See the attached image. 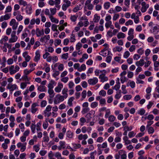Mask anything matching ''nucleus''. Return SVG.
<instances>
[{"mask_svg":"<svg viewBox=\"0 0 159 159\" xmlns=\"http://www.w3.org/2000/svg\"><path fill=\"white\" fill-rule=\"evenodd\" d=\"M52 107L50 105L47 106L45 110L43 111V115L45 117L47 118L49 117L52 114L51 112Z\"/></svg>","mask_w":159,"mask_h":159,"instance_id":"obj_1","label":"nucleus"},{"mask_svg":"<svg viewBox=\"0 0 159 159\" xmlns=\"http://www.w3.org/2000/svg\"><path fill=\"white\" fill-rule=\"evenodd\" d=\"M16 31H13L11 34V38L9 40V43H13L16 42L18 39V37L16 35Z\"/></svg>","mask_w":159,"mask_h":159,"instance_id":"obj_2","label":"nucleus"},{"mask_svg":"<svg viewBox=\"0 0 159 159\" xmlns=\"http://www.w3.org/2000/svg\"><path fill=\"white\" fill-rule=\"evenodd\" d=\"M26 143H23L21 142H19L17 144V146L18 148H20V150L21 152H23L26 150Z\"/></svg>","mask_w":159,"mask_h":159,"instance_id":"obj_3","label":"nucleus"},{"mask_svg":"<svg viewBox=\"0 0 159 159\" xmlns=\"http://www.w3.org/2000/svg\"><path fill=\"white\" fill-rule=\"evenodd\" d=\"M13 15L14 16H16V18L18 21H20L23 20V16L21 15L20 11H14Z\"/></svg>","mask_w":159,"mask_h":159,"instance_id":"obj_4","label":"nucleus"},{"mask_svg":"<svg viewBox=\"0 0 159 159\" xmlns=\"http://www.w3.org/2000/svg\"><path fill=\"white\" fill-rule=\"evenodd\" d=\"M64 3L62 6V9L64 11L66 10L67 8L70 6L71 2L68 0H63Z\"/></svg>","mask_w":159,"mask_h":159,"instance_id":"obj_5","label":"nucleus"},{"mask_svg":"<svg viewBox=\"0 0 159 159\" xmlns=\"http://www.w3.org/2000/svg\"><path fill=\"white\" fill-rule=\"evenodd\" d=\"M18 24V22H16L14 19H12L10 22V25L12 26L13 30H16L17 29Z\"/></svg>","mask_w":159,"mask_h":159,"instance_id":"obj_6","label":"nucleus"},{"mask_svg":"<svg viewBox=\"0 0 159 159\" xmlns=\"http://www.w3.org/2000/svg\"><path fill=\"white\" fill-rule=\"evenodd\" d=\"M98 82V79L96 77L90 79L88 80V83L89 85H94Z\"/></svg>","mask_w":159,"mask_h":159,"instance_id":"obj_7","label":"nucleus"},{"mask_svg":"<svg viewBox=\"0 0 159 159\" xmlns=\"http://www.w3.org/2000/svg\"><path fill=\"white\" fill-rule=\"evenodd\" d=\"M142 7L141 8V10L142 12H145L147 10V9L149 7V5L144 2H143L141 3Z\"/></svg>","mask_w":159,"mask_h":159,"instance_id":"obj_8","label":"nucleus"},{"mask_svg":"<svg viewBox=\"0 0 159 159\" xmlns=\"http://www.w3.org/2000/svg\"><path fill=\"white\" fill-rule=\"evenodd\" d=\"M39 50H37L35 52V56L34 58V60L36 62H38L40 59V54Z\"/></svg>","mask_w":159,"mask_h":159,"instance_id":"obj_9","label":"nucleus"},{"mask_svg":"<svg viewBox=\"0 0 159 159\" xmlns=\"http://www.w3.org/2000/svg\"><path fill=\"white\" fill-rule=\"evenodd\" d=\"M136 15L135 13H133L131 16V18L134 20V21L135 24H138L139 21V16L138 15L136 16Z\"/></svg>","mask_w":159,"mask_h":159,"instance_id":"obj_10","label":"nucleus"},{"mask_svg":"<svg viewBox=\"0 0 159 159\" xmlns=\"http://www.w3.org/2000/svg\"><path fill=\"white\" fill-rule=\"evenodd\" d=\"M11 14L9 13L6 14L4 15L1 16L0 17V22L9 20L11 18Z\"/></svg>","mask_w":159,"mask_h":159,"instance_id":"obj_11","label":"nucleus"},{"mask_svg":"<svg viewBox=\"0 0 159 159\" xmlns=\"http://www.w3.org/2000/svg\"><path fill=\"white\" fill-rule=\"evenodd\" d=\"M63 88V85L62 83L59 82L58 83L57 86L54 89L55 92L59 93L61 92V91Z\"/></svg>","mask_w":159,"mask_h":159,"instance_id":"obj_12","label":"nucleus"},{"mask_svg":"<svg viewBox=\"0 0 159 159\" xmlns=\"http://www.w3.org/2000/svg\"><path fill=\"white\" fill-rule=\"evenodd\" d=\"M50 37L49 35H45L43 37H41L40 39V41L42 43H46L50 39Z\"/></svg>","mask_w":159,"mask_h":159,"instance_id":"obj_13","label":"nucleus"},{"mask_svg":"<svg viewBox=\"0 0 159 159\" xmlns=\"http://www.w3.org/2000/svg\"><path fill=\"white\" fill-rule=\"evenodd\" d=\"M38 106V104L37 103H34L31 105V111L33 113H35L38 110V108L36 107Z\"/></svg>","mask_w":159,"mask_h":159,"instance_id":"obj_14","label":"nucleus"},{"mask_svg":"<svg viewBox=\"0 0 159 159\" xmlns=\"http://www.w3.org/2000/svg\"><path fill=\"white\" fill-rule=\"evenodd\" d=\"M118 153L120 155L121 159H127L126 153L125 151L123 150H120L119 151Z\"/></svg>","mask_w":159,"mask_h":159,"instance_id":"obj_15","label":"nucleus"},{"mask_svg":"<svg viewBox=\"0 0 159 159\" xmlns=\"http://www.w3.org/2000/svg\"><path fill=\"white\" fill-rule=\"evenodd\" d=\"M99 78L101 80V82L102 83L107 81L108 80L107 77L104 74H102L100 75L99 76Z\"/></svg>","mask_w":159,"mask_h":159,"instance_id":"obj_16","label":"nucleus"},{"mask_svg":"<svg viewBox=\"0 0 159 159\" xmlns=\"http://www.w3.org/2000/svg\"><path fill=\"white\" fill-rule=\"evenodd\" d=\"M88 138V136L87 134H81L78 135L77 136V138L80 140H86Z\"/></svg>","mask_w":159,"mask_h":159,"instance_id":"obj_17","label":"nucleus"},{"mask_svg":"<svg viewBox=\"0 0 159 159\" xmlns=\"http://www.w3.org/2000/svg\"><path fill=\"white\" fill-rule=\"evenodd\" d=\"M59 146H58V149L61 150L62 149H64L66 148V143L64 141H61L59 142Z\"/></svg>","mask_w":159,"mask_h":159,"instance_id":"obj_18","label":"nucleus"},{"mask_svg":"<svg viewBox=\"0 0 159 159\" xmlns=\"http://www.w3.org/2000/svg\"><path fill=\"white\" fill-rule=\"evenodd\" d=\"M57 83L53 80H51L48 85V89H52L54 86L56 85Z\"/></svg>","mask_w":159,"mask_h":159,"instance_id":"obj_19","label":"nucleus"},{"mask_svg":"<svg viewBox=\"0 0 159 159\" xmlns=\"http://www.w3.org/2000/svg\"><path fill=\"white\" fill-rule=\"evenodd\" d=\"M44 30L43 29H42L41 30H40L38 28L36 30V34L37 37H39L44 34Z\"/></svg>","mask_w":159,"mask_h":159,"instance_id":"obj_20","label":"nucleus"},{"mask_svg":"<svg viewBox=\"0 0 159 159\" xmlns=\"http://www.w3.org/2000/svg\"><path fill=\"white\" fill-rule=\"evenodd\" d=\"M66 137L69 139H72L73 138L74 133L73 132L70 130H68L66 133Z\"/></svg>","mask_w":159,"mask_h":159,"instance_id":"obj_21","label":"nucleus"},{"mask_svg":"<svg viewBox=\"0 0 159 159\" xmlns=\"http://www.w3.org/2000/svg\"><path fill=\"white\" fill-rule=\"evenodd\" d=\"M22 56L25 58V60L27 61H29L30 60V57L28 55V52H24L23 53Z\"/></svg>","mask_w":159,"mask_h":159,"instance_id":"obj_22","label":"nucleus"},{"mask_svg":"<svg viewBox=\"0 0 159 159\" xmlns=\"http://www.w3.org/2000/svg\"><path fill=\"white\" fill-rule=\"evenodd\" d=\"M18 87L16 84H8L7 86V88L10 89V91H12L17 89Z\"/></svg>","mask_w":159,"mask_h":159,"instance_id":"obj_23","label":"nucleus"},{"mask_svg":"<svg viewBox=\"0 0 159 159\" xmlns=\"http://www.w3.org/2000/svg\"><path fill=\"white\" fill-rule=\"evenodd\" d=\"M152 33L155 34H157L159 32V25H156L153 27Z\"/></svg>","mask_w":159,"mask_h":159,"instance_id":"obj_24","label":"nucleus"},{"mask_svg":"<svg viewBox=\"0 0 159 159\" xmlns=\"http://www.w3.org/2000/svg\"><path fill=\"white\" fill-rule=\"evenodd\" d=\"M8 38L7 36L4 35L3 36L2 38L0 40V43L1 44H4L8 40Z\"/></svg>","mask_w":159,"mask_h":159,"instance_id":"obj_25","label":"nucleus"},{"mask_svg":"<svg viewBox=\"0 0 159 159\" xmlns=\"http://www.w3.org/2000/svg\"><path fill=\"white\" fill-rule=\"evenodd\" d=\"M145 63V61L143 59H141L139 61H137L135 62V65L138 66H142Z\"/></svg>","mask_w":159,"mask_h":159,"instance_id":"obj_26","label":"nucleus"},{"mask_svg":"<svg viewBox=\"0 0 159 159\" xmlns=\"http://www.w3.org/2000/svg\"><path fill=\"white\" fill-rule=\"evenodd\" d=\"M97 147L98 149L100 150L101 148H105L107 147V142H105L103 143L102 144H98L97 145Z\"/></svg>","mask_w":159,"mask_h":159,"instance_id":"obj_27","label":"nucleus"},{"mask_svg":"<svg viewBox=\"0 0 159 159\" xmlns=\"http://www.w3.org/2000/svg\"><path fill=\"white\" fill-rule=\"evenodd\" d=\"M96 154V151L92 152L90 154L89 157H86L84 159H95V155Z\"/></svg>","mask_w":159,"mask_h":159,"instance_id":"obj_28","label":"nucleus"},{"mask_svg":"<svg viewBox=\"0 0 159 159\" xmlns=\"http://www.w3.org/2000/svg\"><path fill=\"white\" fill-rule=\"evenodd\" d=\"M48 93L49 94V97L50 98H53L55 95V93L53 89H48Z\"/></svg>","mask_w":159,"mask_h":159,"instance_id":"obj_29","label":"nucleus"},{"mask_svg":"<svg viewBox=\"0 0 159 159\" xmlns=\"http://www.w3.org/2000/svg\"><path fill=\"white\" fill-rule=\"evenodd\" d=\"M100 19V16H98L97 14H95L94 16L93 20L94 22L98 23Z\"/></svg>","mask_w":159,"mask_h":159,"instance_id":"obj_30","label":"nucleus"},{"mask_svg":"<svg viewBox=\"0 0 159 159\" xmlns=\"http://www.w3.org/2000/svg\"><path fill=\"white\" fill-rule=\"evenodd\" d=\"M26 11L27 14H30L32 12V9L30 5L26 6Z\"/></svg>","mask_w":159,"mask_h":159,"instance_id":"obj_31","label":"nucleus"},{"mask_svg":"<svg viewBox=\"0 0 159 159\" xmlns=\"http://www.w3.org/2000/svg\"><path fill=\"white\" fill-rule=\"evenodd\" d=\"M68 91V89L66 88H64L62 90V93L64 95L63 96L66 99L68 97V94L67 92Z\"/></svg>","mask_w":159,"mask_h":159,"instance_id":"obj_32","label":"nucleus"},{"mask_svg":"<svg viewBox=\"0 0 159 159\" xmlns=\"http://www.w3.org/2000/svg\"><path fill=\"white\" fill-rule=\"evenodd\" d=\"M49 17L50 19L51 22L56 23H58L59 22L58 20L54 17L53 16L51 15Z\"/></svg>","mask_w":159,"mask_h":159,"instance_id":"obj_33","label":"nucleus"},{"mask_svg":"<svg viewBox=\"0 0 159 159\" xmlns=\"http://www.w3.org/2000/svg\"><path fill=\"white\" fill-rule=\"evenodd\" d=\"M46 87L44 86L40 85L38 86L37 90L40 92H45L46 91Z\"/></svg>","mask_w":159,"mask_h":159,"instance_id":"obj_34","label":"nucleus"},{"mask_svg":"<svg viewBox=\"0 0 159 159\" xmlns=\"http://www.w3.org/2000/svg\"><path fill=\"white\" fill-rule=\"evenodd\" d=\"M9 72L11 75H13L16 73V71H15L14 68V66L13 65L9 67Z\"/></svg>","mask_w":159,"mask_h":159,"instance_id":"obj_35","label":"nucleus"},{"mask_svg":"<svg viewBox=\"0 0 159 159\" xmlns=\"http://www.w3.org/2000/svg\"><path fill=\"white\" fill-rule=\"evenodd\" d=\"M123 140L124 141L125 145H128L131 143V141L128 139L127 136H125L123 138Z\"/></svg>","mask_w":159,"mask_h":159,"instance_id":"obj_36","label":"nucleus"},{"mask_svg":"<svg viewBox=\"0 0 159 159\" xmlns=\"http://www.w3.org/2000/svg\"><path fill=\"white\" fill-rule=\"evenodd\" d=\"M2 134L6 136H7L9 138H11L13 136V133L11 131L10 133H7L6 132H3Z\"/></svg>","mask_w":159,"mask_h":159,"instance_id":"obj_37","label":"nucleus"},{"mask_svg":"<svg viewBox=\"0 0 159 159\" xmlns=\"http://www.w3.org/2000/svg\"><path fill=\"white\" fill-rule=\"evenodd\" d=\"M122 50V48L121 47L117 46L113 48V51L114 52H120Z\"/></svg>","mask_w":159,"mask_h":159,"instance_id":"obj_38","label":"nucleus"},{"mask_svg":"<svg viewBox=\"0 0 159 159\" xmlns=\"http://www.w3.org/2000/svg\"><path fill=\"white\" fill-rule=\"evenodd\" d=\"M12 7L11 6H8L6 7L5 11L4 13L6 14L7 13H9L11 12L12 11Z\"/></svg>","mask_w":159,"mask_h":159,"instance_id":"obj_39","label":"nucleus"},{"mask_svg":"<svg viewBox=\"0 0 159 159\" xmlns=\"http://www.w3.org/2000/svg\"><path fill=\"white\" fill-rule=\"evenodd\" d=\"M125 37V34L122 32H119L117 34V37L118 39L124 38Z\"/></svg>","mask_w":159,"mask_h":159,"instance_id":"obj_40","label":"nucleus"},{"mask_svg":"<svg viewBox=\"0 0 159 159\" xmlns=\"http://www.w3.org/2000/svg\"><path fill=\"white\" fill-rule=\"evenodd\" d=\"M74 98L72 97H70L68 99V104L70 107H71L72 106V101L74 100Z\"/></svg>","mask_w":159,"mask_h":159,"instance_id":"obj_41","label":"nucleus"},{"mask_svg":"<svg viewBox=\"0 0 159 159\" xmlns=\"http://www.w3.org/2000/svg\"><path fill=\"white\" fill-rule=\"evenodd\" d=\"M104 128L103 126H98L97 128V130L99 132V134L100 135H102L103 134L102 131L104 130Z\"/></svg>","mask_w":159,"mask_h":159,"instance_id":"obj_42","label":"nucleus"},{"mask_svg":"<svg viewBox=\"0 0 159 159\" xmlns=\"http://www.w3.org/2000/svg\"><path fill=\"white\" fill-rule=\"evenodd\" d=\"M86 69V65L84 64H82L80 68L78 69V71L80 72H81L82 71H84Z\"/></svg>","mask_w":159,"mask_h":159,"instance_id":"obj_43","label":"nucleus"},{"mask_svg":"<svg viewBox=\"0 0 159 159\" xmlns=\"http://www.w3.org/2000/svg\"><path fill=\"white\" fill-rule=\"evenodd\" d=\"M19 3L20 5H23L24 7H25L27 5V2L24 0H19Z\"/></svg>","mask_w":159,"mask_h":159,"instance_id":"obj_44","label":"nucleus"},{"mask_svg":"<svg viewBox=\"0 0 159 159\" xmlns=\"http://www.w3.org/2000/svg\"><path fill=\"white\" fill-rule=\"evenodd\" d=\"M146 128L148 129V132L149 134H152L154 132V129L152 127H149Z\"/></svg>","mask_w":159,"mask_h":159,"instance_id":"obj_45","label":"nucleus"},{"mask_svg":"<svg viewBox=\"0 0 159 159\" xmlns=\"http://www.w3.org/2000/svg\"><path fill=\"white\" fill-rule=\"evenodd\" d=\"M45 120H46L48 122H49V123L51 124H53L54 122V120L52 118L50 119L49 117H48L47 118H45Z\"/></svg>","mask_w":159,"mask_h":159,"instance_id":"obj_46","label":"nucleus"},{"mask_svg":"<svg viewBox=\"0 0 159 159\" xmlns=\"http://www.w3.org/2000/svg\"><path fill=\"white\" fill-rule=\"evenodd\" d=\"M69 54L68 53L63 54L61 56V58L62 59L64 60H67Z\"/></svg>","mask_w":159,"mask_h":159,"instance_id":"obj_47","label":"nucleus"},{"mask_svg":"<svg viewBox=\"0 0 159 159\" xmlns=\"http://www.w3.org/2000/svg\"><path fill=\"white\" fill-rule=\"evenodd\" d=\"M50 10L51 12L50 15L53 16L55 14L57 11V9L56 8H50Z\"/></svg>","mask_w":159,"mask_h":159,"instance_id":"obj_48","label":"nucleus"},{"mask_svg":"<svg viewBox=\"0 0 159 159\" xmlns=\"http://www.w3.org/2000/svg\"><path fill=\"white\" fill-rule=\"evenodd\" d=\"M39 146V145L38 144L34 146L33 149L35 152H37L39 151L40 150Z\"/></svg>","mask_w":159,"mask_h":159,"instance_id":"obj_49","label":"nucleus"},{"mask_svg":"<svg viewBox=\"0 0 159 159\" xmlns=\"http://www.w3.org/2000/svg\"><path fill=\"white\" fill-rule=\"evenodd\" d=\"M34 70V68H31L29 70H28L27 69H25L24 70V73L25 75H27L31 73L32 71Z\"/></svg>","mask_w":159,"mask_h":159,"instance_id":"obj_50","label":"nucleus"},{"mask_svg":"<svg viewBox=\"0 0 159 159\" xmlns=\"http://www.w3.org/2000/svg\"><path fill=\"white\" fill-rule=\"evenodd\" d=\"M3 62L1 63L2 66L1 68H2L5 67L6 66L5 63L6 61V59L5 57H3L2 58Z\"/></svg>","mask_w":159,"mask_h":159,"instance_id":"obj_51","label":"nucleus"},{"mask_svg":"<svg viewBox=\"0 0 159 159\" xmlns=\"http://www.w3.org/2000/svg\"><path fill=\"white\" fill-rule=\"evenodd\" d=\"M31 131L33 134L35 133L36 125L34 124H32L31 125Z\"/></svg>","mask_w":159,"mask_h":159,"instance_id":"obj_52","label":"nucleus"},{"mask_svg":"<svg viewBox=\"0 0 159 159\" xmlns=\"http://www.w3.org/2000/svg\"><path fill=\"white\" fill-rule=\"evenodd\" d=\"M145 113V110L143 108H141L138 111V113L140 115H143Z\"/></svg>","mask_w":159,"mask_h":159,"instance_id":"obj_53","label":"nucleus"},{"mask_svg":"<svg viewBox=\"0 0 159 159\" xmlns=\"http://www.w3.org/2000/svg\"><path fill=\"white\" fill-rule=\"evenodd\" d=\"M80 125L81 126H83L84 125V123L86 122V119L83 117H81L80 119Z\"/></svg>","mask_w":159,"mask_h":159,"instance_id":"obj_54","label":"nucleus"},{"mask_svg":"<svg viewBox=\"0 0 159 159\" xmlns=\"http://www.w3.org/2000/svg\"><path fill=\"white\" fill-rule=\"evenodd\" d=\"M110 7V3L109 2H105L104 4V7L106 9H108Z\"/></svg>","mask_w":159,"mask_h":159,"instance_id":"obj_55","label":"nucleus"},{"mask_svg":"<svg viewBox=\"0 0 159 159\" xmlns=\"http://www.w3.org/2000/svg\"><path fill=\"white\" fill-rule=\"evenodd\" d=\"M57 97L58 100H59L61 102H62L64 101L65 97L61 95L60 94H58L56 95Z\"/></svg>","mask_w":159,"mask_h":159,"instance_id":"obj_56","label":"nucleus"},{"mask_svg":"<svg viewBox=\"0 0 159 159\" xmlns=\"http://www.w3.org/2000/svg\"><path fill=\"white\" fill-rule=\"evenodd\" d=\"M130 53L128 51H126L124 53L123 55V57L125 58H127L130 56Z\"/></svg>","mask_w":159,"mask_h":159,"instance_id":"obj_57","label":"nucleus"},{"mask_svg":"<svg viewBox=\"0 0 159 159\" xmlns=\"http://www.w3.org/2000/svg\"><path fill=\"white\" fill-rule=\"evenodd\" d=\"M78 16L77 15H76L71 16L70 17V19L71 21L74 22H75L77 20Z\"/></svg>","mask_w":159,"mask_h":159,"instance_id":"obj_58","label":"nucleus"},{"mask_svg":"<svg viewBox=\"0 0 159 159\" xmlns=\"http://www.w3.org/2000/svg\"><path fill=\"white\" fill-rule=\"evenodd\" d=\"M48 126V123L47 121L45 120L43 122V126L44 129H46Z\"/></svg>","mask_w":159,"mask_h":159,"instance_id":"obj_59","label":"nucleus"},{"mask_svg":"<svg viewBox=\"0 0 159 159\" xmlns=\"http://www.w3.org/2000/svg\"><path fill=\"white\" fill-rule=\"evenodd\" d=\"M89 111V107H83L82 110V113L83 114H84Z\"/></svg>","mask_w":159,"mask_h":159,"instance_id":"obj_60","label":"nucleus"},{"mask_svg":"<svg viewBox=\"0 0 159 159\" xmlns=\"http://www.w3.org/2000/svg\"><path fill=\"white\" fill-rule=\"evenodd\" d=\"M82 44L80 43H78L76 45V49L77 50H80L81 48L82 47Z\"/></svg>","mask_w":159,"mask_h":159,"instance_id":"obj_61","label":"nucleus"},{"mask_svg":"<svg viewBox=\"0 0 159 159\" xmlns=\"http://www.w3.org/2000/svg\"><path fill=\"white\" fill-rule=\"evenodd\" d=\"M98 103L96 102H92L90 105L91 107L92 108H94L98 106Z\"/></svg>","mask_w":159,"mask_h":159,"instance_id":"obj_62","label":"nucleus"},{"mask_svg":"<svg viewBox=\"0 0 159 159\" xmlns=\"http://www.w3.org/2000/svg\"><path fill=\"white\" fill-rule=\"evenodd\" d=\"M111 26H112V21L107 22L105 24V26L107 29H108Z\"/></svg>","mask_w":159,"mask_h":159,"instance_id":"obj_63","label":"nucleus"},{"mask_svg":"<svg viewBox=\"0 0 159 159\" xmlns=\"http://www.w3.org/2000/svg\"><path fill=\"white\" fill-rule=\"evenodd\" d=\"M55 157L57 158V159H63L61 154L58 152H56L55 154Z\"/></svg>","mask_w":159,"mask_h":159,"instance_id":"obj_64","label":"nucleus"}]
</instances>
